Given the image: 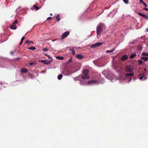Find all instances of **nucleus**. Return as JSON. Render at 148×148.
Segmentation results:
<instances>
[{"mask_svg": "<svg viewBox=\"0 0 148 148\" xmlns=\"http://www.w3.org/2000/svg\"><path fill=\"white\" fill-rule=\"evenodd\" d=\"M109 73L110 72L108 70L104 71L102 72V74L106 77H108V76Z\"/></svg>", "mask_w": 148, "mask_h": 148, "instance_id": "nucleus-8", "label": "nucleus"}, {"mask_svg": "<svg viewBox=\"0 0 148 148\" xmlns=\"http://www.w3.org/2000/svg\"><path fill=\"white\" fill-rule=\"evenodd\" d=\"M138 61L139 64H142L143 62V61L141 60H138Z\"/></svg>", "mask_w": 148, "mask_h": 148, "instance_id": "nucleus-28", "label": "nucleus"}, {"mask_svg": "<svg viewBox=\"0 0 148 148\" xmlns=\"http://www.w3.org/2000/svg\"><path fill=\"white\" fill-rule=\"evenodd\" d=\"M131 43L133 44V43H134L132 42V43Z\"/></svg>", "mask_w": 148, "mask_h": 148, "instance_id": "nucleus-51", "label": "nucleus"}, {"mask_svg": "<svg viewBox=\"0 0 148 148\" xmlns=\"http://www.w3.org/2000/svg\"><path fill=\"white\" fill-rule=\"evenodd\" d=\"M30 43H32L33 44L34 42L32 41H29L28 40H27L25 43V44H29Z\"/></svg>", "mask_w": 148, "mask_h": 148, "instance_id": "nucleus-18", "label": "nucleus"}, {"mask_svg": "<svg viewBox=\"0 0 148 148\" xmlns=\"http://www.w3.org/2000/svg\"><path fill=\"white\" fill-rule=\"evenodd\" d=\"M44 1H45L46 0H44Z\"/></svg>", "mask_w": 148, "mask_h": 148, "instance_id": "nucleus-52", "label": "nucleus"}, {"mask_svg": "<svg viewBox=\"0 0 148 148\" xmlns=\"http://www.w3.org/2000/svg\"><path fill=\"white\" fill-rule=\"evenodd\" d=\"M47 57H48L49 59H52V58L50 56H49V55H48Z\"/></svg>", "mask_w": 148, "mask_h": 148, "instance_id": "nucleus-37", "label": "nucleus"}, {"mask_svg": "<svg viewBox=\"0 0 148 148\" xmlns=\"http://www.w3.org/2000/svg\"><path fill=\"white\" fill-rule=\"evenodd\" d=\"M127 56L126 55H125L122 57L121 60L122 61H125L127 60Z\"/></svg>", "mask_w": 148, "mask_h": 148, "instance_id": "nucleus-12", "label": "nucleus"}, {"mask_svg": "<svg viewBox=\"0 0 148 148\" xmlns=\"http://www.w3.org/2000/svg\"><path fill=\"white\" fill-rule=\"evenodd\" d=\"M144 10L146 11H148V8H144Z\"/></svg>", "mask_w": 148, "mask_h": 148, "instance_id": "nucleus-36", "label": "nucleus"}, {"mask_svg": "<svg viewBox=\"0 0 148 148\" xmlns=\"http://www.w3.org/2000/svg\"><path fill=\"white\" fill-rule=\"evenodd\" d=\"M133 70L134 68L133 66L131 65H129L126 66L125 68L126 71L131 73L125 74L124 78V80H126L127 77L128 76L132 77L134 75V73H132Z\"/></svg>", "mask_w": 148, "mask_h": 148, "instance_id": "nucleus-1", "label": "nucleus"}, {"mask_svg": "<svg viewBox=\"0 0 148 148\" xmlns=\"http://www.w3.org/2000/svg\"><path fill=\"white\" fill-rule=\"evenodd\" d=\"M56 19L57 21H59L60 20V18L58 14L56 17Z\"/></svg>", "mask_w": 148, "mask_h": 148, "instance_id": "nucleus-25", "label": "nucleus"}, {"mask_svg": "<svg viewBox=\"0 0 148 148\" xmlns=\"http://www.w3.org/2000/svg\"><path fill=\"white\" fill-rule=\"evenodd\" d=\"M34 8H35L36 10H38L39 9V8L36 5H34Z\"/></svg>", "mask_w": 148, "mask_h": 148, "instance_id": "nucleus-26", "label": "nucleus"}, {"mask_svg": "<svg viewBox=\"0 0 148 148\" xmlns=\"http://www.w3.org/2000/svg\"><path fill=\"white\" fill-rule=\"evenodd\" d=\"M62 75L61 74L59 75L58 76V79L59 80H60L62 78Z\"/></svg>", "mask_w": 148, "mask_h": 148, "instance_id": "nucleus-23", "label": "nucleus"}, {"mask_svg": "<svg viewBox=\"0 0 148 148\" xmlns=\"http://www.w3.org/2000/svg\"><path fill=\"white\" fill-rule=\"evenodd\" d=\"M146 31L147 32H148V28L147 29H146Z\"/></svg>", "mask_w": 148, "mask_h": 148, "instance_id": "nucleus-47", "label": "nucleus"}, {"mask_svg": "<svg viewBox=\"0 0 148 148\" xmlns=\"http://www.w3.org/2000/svg\"><path fill=\"white\" fill-rule=\"evenodd\" d=\"M143 4L145 6V7H146L147 6V5L144 2L143 3Z\"/></svg>", "mask_w": 148, "mask_h": 148, "instance_id": "nucleus-40", "label": "nucleus"}, {"mask_svg": "<svg viewBox=\"0 0 148 148\" xmlns=\"http://www.w3.org/2000/svg\"><path fill=\"white\" fill-rule=\"evenodd\" d=\"M25 38V36H23L21 39V41H20V45H21L23 42V40H24V39Z\"/></svg>", "mask_w": 148, "mask_h": 148, "instance_id": "nucleus-22", "label": "nucleus"}, {"mask_svg": "<svg viewBox=\"0 0 148 148\" xmlns=\"http://www.w3.org/2000/svg\"><path fill=\"white\" fill-rule=\"evenodd\" d=\"M136 56V54L135 53H132L130 57V59H133L134 57Z\"/></svg>", "mask_w": 148, "mask_h": 148, "instance_id": "nucleus-13", "label": "nucleus"}, {"mask_svg": "<svg viewBox=\"0 0 148 148\" xmlns=\"http://www.w3.org/2000/svg\"><path fill=\"white\" fill-rule=\"evenodd\" d=\"M29 75L30 76L31 78H32V75L31 74H29Z\"/></svg>", "mask_w": 148, "mask_h": 148, "instance_id": "nucleus-43", "label": "nucleus"}, {"mask_svg": "<svg viewBox=\"0 0 148 148\" xmlns=\"http://www.w3.org/2000/svg\"><path fill=\"white\" fill-rule=\"evenodd\" d=\"M27 70L25 68H23L21 70V72L23 73H25L27 72Z\"/></svg>", "mask_w": 148, "mask_h": 148, "instance_id": "nucleus-16", "label": "nucleus"}, {"mask_svg": "<svg viewBox=\"0 0 148 148\" xmlns=\"http://www.w3.org/2000/svg\"><path fill=\"white\" fill-rule=\"evenodd\" d=\"M141 59L145 61H147L148 60V57H142Z\"/></svg>", "mask_w": 148, "mask_h": 148, "instance_id": "nucleus-15", "label": "nucleus"}, {"mask_svg": "<svg viewBox=\"0 0 148 148\" xmlns=\"http://www.w3.org/2000/svg\"><path fill=\"white\" fill-rule=\"evenodd\" d=\"M97 83V82L96 80H93L88 81L87 84L88 85H89L90 84H96Z\"/></svg>", "mask_w": 148, "mask_h": 148, "instance_id": "nucleus-10", "label": "nucleus"}, {"mask_svg": "<svg viewBox=\"0 0 148 148\" xmlns=\"http://www.w3.org/2000/svg\"><path fill=\"white\" fill-rule=\"evenodd\" d=\"M137 13L140 16L143 17L144 18L147 19H148V17L147 15L145 14H143L139 12H137Z\"/></svg>", "mask_w": 148, "mask_h": 148, "instance_id": "nucleus-9", "label": "nucleus"}, {"mask_svg": "<svg viewBox=\"0 0 148 148\" xmlns=\"http://www.w3.org/2000/svg\"><path fill=\"white\" fill-rule=\"evenodd\" d=\"M72 61V59L71 58H70L69 60L68 61V62H71Z\"/></svg>", "mask_w": 148, "mask_h": 148, "instance_id": "nucleus-39", "label": "nucleus"}, {"mask_svg": "<svg viewBox=\"0 0 148 148\" xmlns=\"http://www.w3.org/2000/svg\"><path fill=\"white\" fill-rule=\"evenodd\" d=\"M119 80V81L120 82H122V81H121V79H118Z\"/></svg>", "mask_w": 148, "mask_h": 148, "instance_id": "nucleus-45", "label": "nucleus"}, {"mask_svg": "<svg viewBox=\"0 0 148 148\" xmlns=\"http://www.w3.org/2000/svg\"><path fill=\"white\" fill-rule=\"evenodd\" d=\"M142 55L143 56H148V52L143 51L142 53Z\"/></svg>", "mask_w": 148, "mask_h": 148, "instance_id": "nucleus-17", "label": "nucleus"}, {"mask_svg": "<svg viewBox=\"0 0 148 148\" xmlns=\"http://www.w3.org/2000/svg\"><path fill=\"white\" fill-rule=\"evenodd\" d=\"M104 24L102 23H100L98 25L97 27V33L98 35H99L102 31V28Z\"/></svg>", "mask_w": 148, "mask_h": 148, "instance_id": "nucleus-3", "label": "nucleus"}, {"mask_svg": "<svg viewBox=\"0 0 148 148\" xmlns=\"http://www.w3.org/2000/svg\"><path fill=\"white\" fill-rule=\"evenodd\" d=\"M76 57L79 59H81L84 57L83 55L82 54H78L76 55Z\"/></svg>", "mask_w": 148, "mask_h": 148, "instance_id": "nucleus-11", "label": "nucleus"}, {"mask_svg": "<svg viewBox=\"0 0 148 148\" xmlns=\"http://www.w3.org/2000/svg\"><path fill=\"white\" fill-rule=\"evenodd\" d=\"M115 49L113 48L111 50H106V52L107 53L112 52L115 50Z\"/></svg>", "mask_w": 148, "mask_h": 148, "instance_id": "nucleus-19", "label": "nucleus"}, {"mask_svg": "<svg viewBox=\"0 0 148 148\" xmlns=\"http://www.w3.org/2000/svg\"><path fill=\"white\" fill-rule=\"evenodd\" d=\"M4 67L3 66H0V67Z\"/></svg>", "mask_w": 148, "mask_h": 148, "instance_id": "nucleus-48", "label": "nucleus"}, {"mask_svg": "<svg viewBox=\"0 0 148 148\" xmlns=\"http://www.w3.org/2000/svg\"><path fill=\"white\" fill-rule=\"evenodd\" d=\"M144 2L143 1V0H139V3L140 4L142 3L143 4Z\"/></svg>", "mask_w": 148, "mask_h": 148, "instance_id": "nucleus-34", "label": "nucleus"}, {"mask_svg": "<svg viewBox=\"0 0 148 148\" xmlns=\"http://www.w3.org/2000/svg\"><path fill=\"white\" fill-rule=\"evenodd\" d=\"M110 80L111 81L112 80V79H110Z\"/></svg>", "mask_w": 148, "mask_h": 148, "instance_id": "nucleus-50", "label": "nucleus"}, {"mask_svg": "<svg viewBox=\"0 0 148 148\" xmlns=\"http://www.w3.org/2000/svg\"><path fill=\"white\" fill-rule=\"evenodd\" d=\"M79 83L81 85H84V81H80V82Z\"/></svg>", "mask_w": 148, "mask_h": 148, "instance_id": "nucleus-32", "label": "nucleus"}, {"mask_svg": "<svg viewBox=\"0 0 148 148\" xmlns=\"http://www.w3.org/2000/svg\"><path fill=\"white\" fill-rule=\"evenodd\" d=\"M114 80H116L118 79L117 78H116L115 77H113V79H114Z\"/></svg>", "mask_w": 148, "mask_h": 148, "instance_id": "nucleus-38", "label": "nucleus"}, {"mask_svg": "<svg viewBox=\"0 0 148 148\" xmlns=\"http://www.w3.org/2000/svg\"><path fill=\"white\" fill-rule=\"evenodd\" d=\"M52 61V60H40L39 62H41L45 64H49Z\"/></svg>", "mask_w": 148, "mask_h": 148, "instance_id": "nucleus-5", "label": "nucleus"}, {"mask_svg": "<svg viewBox=\"0 0 148 148\" xmlns=\"http://www.w3.org/2000/svg\"><path fill=\"white\" fill-rule=\"evenodd\" d=\"M103 43V42H98L91 45V47L95 48L96 47H97L100 46L101 45V44Z\"/></svg>", "mask_w": 148, "mask_h": 148, "instance_id": "nucleus-6", "label": "nucleus"}, {"mask_svg": "<svg viewBox=\"0 0 148 148\" xmlns=\"http://www.w3.org/2000/svg\"><path fill=\"white\" fill-rule=\"evenodd\" d=\"M74 79L75 80H79V77H76L74 78Z\"/></svg>", "mask_w": 148, "mask_h": 148, "instance_id": "nucleus-29", "label": "nucleus"}, {"mask_svg": "<svg viewBox=\"0 0 148 148\" xmlns=\"http://www.w3.org/2000/svg\"><path fill=\"white\" fill-rule=\"evenodd\" d=\"M29 49L32 50H34L35 49V47L32 46H31L30 47L28 48Z\"/></svg>", "mask_w": 148, "mask_h": 148, "instance_id": "nucleus-24", "label": "nucleus"}, {"mask_svg": "<svg viewBox=\"0 0 148 148\" xmlns=\"http://www.w3.org/2000/svg\"><path fill=\"white\" fill-rule=\"evenodd\" d=\"M123 1L126 4H127L128 3V0H123Z\"/></svg>", "mask_w": 148, "mask_h": 148, "instance_id": "nucleus-30", "label": "nucleus"}, {"mask_svg": "<svg viewBox=\"0 0 148 148\" xmlns=\"http://www.w3.org/2000/svg\"><path fill=\"white\" fill-rule=\"evenodd\" d=\"M44 55H45V56H48V55H47V54H45Z\"/></svg>", "mask_w": 148, "mask_h": 148, "instance_id": "nucleus-46", "label": "nucleus"}, {"mask_svg": "<svg viewBox=\"0 0 148 148\" xmlns=\"http://www.w3.org/2000/svg\"><path fill=\"white\" fill-rule=\"evenodd\" d=\"M135 79L133 77V78H130L129 80H128V82H130V81L131 80H133L134 81L135 80Z\"/></svg>", "mask_w": 148, "mask_h": 148, "instance_id": "nucleus-27", "label": "nucleus"}, {"mask_svg": "<svg viewBox=\"0 0 148 148\" xmlns=\"http://www.w3.org/2000/svg\"><path fill=\"white\" fill-rule=\"evenodd\" d=\"M51 17H49L47 19V20H50L51 19Z\"/></svg>", "mask_w": 148, "mask_h": 148, "instance_id": "nucleus-41", "label": "nucleus"}, {"mask_svg": "<svg viewBox=\"0 0 148 148\" xmlns=\"http://www.w3.org/2000/svg\"><path fill=\"white\" fill-rule=\"evenodd\" d=\"M69 31H66L63 34L62 36V39L66 38L69 35Z\"/></svg>", "mask_w": 148, "mask_h": 148, "instance_id": "nucleus-7", "label": "nucleus"}, {"mask_svg": "<svg viewBox=\"0 0 148 148\" xmlns=\"http://www.w3.org/2000/svg\"><path fill=\"white\" fill-rule=\"evenodd\" d=\"M10 28L12 29H16V25L13 24L10 25Z\"/></svg>", "mask_w": 148, "mask_h": 148, "instance_id": "nucleus-14", "label": "nucleus"}, {"mask_svg": "<svg viewBox=\"0 0 148 148\" xmlns=\"http://www.w3.org/2000/svg\"><path fill=\"white\" fill-rule=\"evenodd\" d=\"M69 50L71 51L72 54L74 55L75 54V51L73 49H70Z\"/></svg>", "mask_w": 148, "mask_h": 148, "instance_id": "nucleus-21", "label": "nucleus"}, {"mask_svg": "<svg viewBox=\"0 0 148 148\" xmlns=\"http://www.w3.org/2000/svg\"><path fill=\"white\" fill-rule=\"evenodd\" d=\"M56 58L57 59L59 60H62L63 59L64 57L62 56H58L56 57Z\"/></svg>", "mask_w": 148, "mask_h": 148, "instance_id": "nucleus-20", "label": "nucleus"}, {"mask_svg": "<svg viewBox=\"0 0 148 148\" xmlns=\"http://www.w3.org/2000/svg\"><path fill=\"white\" fill-rule=\"evenodd\" d=\"M43 51H48V49L47 48H44L43 49Z\"/></svg>", "mask_w": 148, "mask_h": 148, "instance_id": "nucleus-33", "label": "nucleus"}, {"mask_svg": "<svg viewBox=\"0 0 148 148\" xmlns=\"http://www.w3.org/2000/svg\"><path fill=\"white\" fill-rule=\"evenodd\" d=\"M89 71L88 70L85 69L83 70L82 73L83 75H82V78L83 79H89V76L88 75Z\"/></svg>", "mask_w": 148, "mask_h": 148, "instance_id": "nucleus-2", "label": "nucleus"}, {"mask_svg": "<svg viewBox=\"0 0 148 148\" xmlns=\"http://www.w3.org/2000/svg\"><path fill=\"white\" fill-rule=\"evenodd\" d=\"M18 23V21L17 20H16L15 21L13 22V24L15 25L16 24Z\"/></svg>", "mask_w": 148, "mask_h": 148, "instance_id": "nucleus-31", "label": "nucleus"}, {"mask_svg": "<svg viewBox=\"0 0 148 148\" xmlns=\"http://www.w3.org/2000/svg\"><path fill=\"white\" fill-rule=\"evenodd\" d=\"M50 15H52V14H51Z\"/></svg>", "mask_w": 148, "mask_h": 148, "instance_id": "nucleus-49", "label": "nucleus"}, {"mask_svg": "<svg viewBox=\"0 0 148 148\" xmlns=\"http://www.w3.org/2000/svg\"><path fill=\"white\" fill-rule=\"evenodd\" d=\"M13 52L12 51H11V54H12V55H13Z\"/></svg>", "mask_w": 148, "mask_h": 148, "instance_id": "nucleus-44", "label": "nucleus"}, {"mask_svg": "<svg viewBox=\"0 0 148 148\" xmlns=\"http://www.w3.org/2000/svg\"><path fill=\"white\" fill-rule=\"evenodd\" d=\"M138 77L139 79L141 80H145L147 78L146 76L143 73L140 74L138 75Z\"/></svg>", "mask_w": 148, "mask_h": 148, "instance_id": "nucleus-4", "label": "nucleus"}, {"mask_svg": "<svg viewBox=\"0 0 148 148\" xmlns=\"http://www.w3.org/2000/svg\"><path fill=\"white\" fill-rule=\"evenodd\" d=\"M138 49H142V47L140 46H139L138 47Z\"/></svg>", "mask_w": 148, "mask_h": 148, "instance_id": "nucleus-42", "label": "nucleus"}, {"mask_svg": "<svg viewBox=\"0 0 148 148\" xmlns=\"http://www.w3.org/2000/svg\"><path fill=\"white\" fill-rule=\"evenodd\" d=\"M35 64V63H34V62H32V63H30L29 64L30 65H34Z\"/></svg>", "mask_w": 148, "mask_h": 148, "instance_id": "nucleus-35", "label": "nucleus"}]
</instances>
